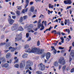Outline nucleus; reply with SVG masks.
<instances>
[{"instance_id": "1", "label": "nucleus", "mask_w": 74, "mask_h": 74, "mask_svg": "<svg viewBox=\"0 0 74 74\" xmlns=\"http://www.w3.org/2000/svg\"><path fill=\"white\" fill-rule=\"evenodd\" d=\"M44 50L43 49H40L39 48H37L36 47H34V48H32L31 52H33V53H36L37 54H38L39 55H41L42 54Z\"/></svg>"}, {"instance_id": "2", "label": "nucleus", "mask_w": 74, "mask_h": 74, "mask_svg": "<svg viewBox=\"0 0 74 74\" xmlns=\"http://www.w3.org/2000/svg\"><path fill=\"white\" fill-rule=\"evenodd\" d=\"M26 67L25 69H28L30 66H32L33 64V62L31 60L27 61L26 62Z\"/></svg>"}, {"instance_id": "3", "label": "nucleus", "mask_w": 74, "mask_h": 74, "mask_svg": "<svg viewBox=\"0 0 74 74\" xmlns=\"http://www.w3.org/2000/svg\"><path fill=\"white\" fill-rule=\"evenodd\" d=\"M22 35L21 33L19 34H17L16 35V38H15V41H20V40H22Z\"/></svg>"}, {"instance_id": "4", "label": "nucleus", "mask_w": 74, "mask_h": 74, "mask_svg": "<svg viewBox=\"0 0 74 74\" xmlns=\"http://www.w3.org/2000/svg\"><path fill=\"white\" fill-rule=\"evenodd\" d=\"M64 59L63 57H61L58 60V62L60 64L64 65L66 63V61L64 60Z\"/></svg>"}, {"instance_id": "5", "label": "nucleus", "mask_w": 74, "mask_h": 74, "mask_svg": "<svg viewBox=\"0 0 74 74\" xmlns=\"http://www.w3.org/2000/svg\"><path fill=\"white\" fill-rule=\"evenodd\" d=\"M19 27V25L18 24H14L13 26L12 27L11 30L12 31H14V30H15L16 32H17V29L18 27Z\"/></svg>"}, {"instance_id": "6", "label": "nucleus", "mask_w": 74, "mask_h": 74, "mask_svg": "<svg viewBox=\"0 0 74 74\" xmlns=\"http://www.w3.org/2000/svg\"><path fill=\"white\" fill-rule=\"evenodd\" d=\"M64 3L65 4H71V0H65L64 1Z\"/></svg>"}, {"instance_id": "7", "label": "nucleus", "mask_w": 74, "mask_h": 74, "mask_svg": "<svg viewBox=\"0 0 74 74\" xmlns=\"http://www.w3.org/2000/svg\"><path fill=\"white\" fill-rule=\"evenodd\" d=\"M41 27V28L40 29V30H43V29H44V26L43 24H40L38 25V29H40Z\"/></svg>"}, {"instance_id": "8", "label": "nucleus", "mask_w": 74, "mask_h": 74, "mask_svg": "<svg viewBox=\"0 0 74 74\" xmlns=\"http://www.w3.org/2000/svg\"><path fill=\"white\" fill-rule=\"evenodd\" d=\"M8 22L10 25H12L13 23L14 22V20H13V19L9 18L8 19Z\"/></svg>"}, {"instance_id": "9", "label": "nucleus", "mask_w": 74, "mask_h": 74, "mask_svg": "<svg viewBox=\"0 0 74 74\" xmlns=\"http://www.w3.org/2000/svg\"><path fill=\"white\" fill-rule=\"evenodd\" d=\"M20 68H22L24 66H25V61L23 60L21 62V63L20 64Z\"/></svg>"}, {"instance_id": "10", "label": "nucleus", "mask_w": 74, "mask_h": 74, "mask_svg": "<svg viewBox=\"0 0 74 74\" xmlns=\"http://www.w3.org/2000/svg\"><path fill=\"white\" fill-rule=\"evenodd\" d=\"M67 23L68 24V26L70 25V20L68 19L67 21V19H65L64 21V24L65 25H67Z\"/></svg>"}, {"instance_id": "11", "label": "nucleus", "mask_w": 74, "mask_h": 74, "mask_svg": "<svg viewBox=\"0 0 74 74\" xmlns=\"http://www.w3.org/2000/svg\"><path fill=\"white\" fill-rule=\"evenodd\" d=\"M40 68L41 70H44L45 69V65H43L42 64H40Z\"/></svg>"}, {"instance_id": "12", "label": "nucleus", "mask_w": 74, "mask_h": 74, "mask_svg": "<svg viewBox=\"0 0 74 74\" xmlns=\"http://www.w3.org/2000/svg\"><path fill=\"white\" fill-rule=\"evenodd\" d=\"M2 67H5V68H7L8 66V63H5V64H1Z\"/></svg>"}, {"instance_id": "13", "label": "nucleus", "mask_w": 74, "mask_h": 74, "mask_svg": "<svg viewBox=\"0 0 74 74\" xmlns=\"http://www.w3.org/2000/svg\"><path fill=\"white\" fill-rule=\"evenodd\" d=\"M50 56H51V53L49 52L48 53L46 56V59L47 60H48V59L50 58Z\"/></svg>"}, {"instance_id": "14", "label": "nucleus", "mask_w": 74, "mask_h": 74, "mask_svg": "<svg viewBox=\"0 0 74 74\" xmlns=\"http://www.w3.org/2000/svg\"><path fill=\"white\" fill-rule=\"evenodd\" d=\"M34 6H32L31 7L30 9L29 10V11L32 12H34Z\"/></svg>"}, {"instance_id": "15", "label": "nucleus", "mask_w": 74, "mask_h": 74, "mask_svg": "<svg viewBox=\"0 0 74 74\" xmlns=\"http://www.w3.org/2000/svg\"><path fill=\"white\" fill-rule=\"evenodd\" d=\"M51 48L52 49H51V51H53V52L55 54L56 53V52H57V51L56 50H55V48L54 47L52 46L51 47Z\"/></svg>"}, {"instance_id": "16", "label": "nucleus", "mask_w": 74, "mask_h": 74, "mask_svg": "<svg viewBox=\"0 0 74 74\" xmlns=\"http://www.w3.org/2000/svg\"><path fill=\"white\" fill-rule=\"evenodd\" d=\"M71 55L73 57V58H74V50H71Z\"/></svg>"}, {"instance_id": "17", "label": "nucleus", "mask_w": 74, "mask_h": 74, "mask_svg": "<svg viewBox=\"0 0 74 74\" xmlns=\"http://www.w3.org/2000/svg\"><path fill=\"white\" fill-rule=\"evenodd\" d=\"M59 63L57 61H56L54 63V65L56 67H58L59 66Z\"/></svg>"}, {"instance_id": "18", "label": "nucleus", "mask_w": 74, "mask_h": 74, "mask_svg": "<svg viewBox=\"0 0 74 74\" xmlns=\"http://www.w3.org/2000/svg\"><path fill=\"white\" fill-rule=\"evenodd\" d=\"M19 30L23 31V28L22 27H18L17 28V32L18 31H19Z\"/></svg>"}, {"instance_id": "19", "label": "nucleus", "mask_w": 74, "mask_h": 74, "mask_svg": "<svg viewBox=\"0 0 74 74\" xmlns=\"http://www.w3.org/2000/svg\"><path fill=\"white\" fill-rule=\"evenodd\" d=\"M14 59L16 60L14 62V63H18V62L19 59L17 58V57H15Z\"/></svg>"}, {"instance_id": "20", "label": "nucleus", "mask_w": 74, "mask_h": 74, "mask_svg": "<svg viewBox=\"0 0 74 74\" xmlns=\"http://www.w3.org/2000/svg\"><path fill=\"white\" fill-rule=\"evenodd\" d=\"M53 7H54V5H52L51 4H49V8H52L53 9Z\"/></svg>"}, {"instance_id": "21", "label": "nucleus", "mask_w": 74, "mask_h": 74, "mask_svg": "<svg viewBox=\"0 0 74 74\" xmlns=\"http://www.w3.org/2000/svg\"><path fill=\"white\" fill-rule=\"evenodd\" d=\"M30 51V49H28V50H25V52H30V53H33V52H31L32 50L31 51Z\"/></svg>"}, {"instance_id": "22", "label": "nucleus", "mask_w": 74, "mask_h": 74, "mask_svg": "<svg viewBox=\"0 0 74 74\" xmlns=\"http://www.w3.org/2000/svg\"><path fill=\"white\" fill-rule=\"evenodd\" d=\"M27 56V54L25 53L22 56V58H26Z\"/></svg>"}, {"instance_id": "23", "label": "nucleus", "mask_w": 74, "mask_h": 74, "mask_svg": "<svg viewBox=\"0 0 74 74\" xmlns=\"http://www.w3.org/2000/svg\"><path fill=\"white\" fill-rule=\"evenodd\" d=\"M27 10H28V8H27L25 10L23 9L22 11V13L25 14V12H26L27 11Z\"/></svg>"}, {"instance_id": "24", "label": "nucleus", "mask_w": 74, "mask_h": 74, "mask_svg": "<svg viewBox=\"0 0 74 74\" xmlns=\"http://www.w3.org/2000/svg\"><path fill=\"white\" fill-rule=\"evenodd\" d=\"M64 31H66V32L68 33V34H69L70 33V29H65L64 30Z\"/></svg>"}, {"instance_id": "25", "label": "nucleus", "mask_w": 74, "mask_h": 74, "mask_svg": "<svg viewBox=\"0 0 74 74\" xmlns=\"http://www.w3.org/2000/svg\"><path fill=\"white\" fill-rule=\"evenodd\" d=\"M16 48H15L14 47H13L12 49L11 50V52H14V51H15V50H16Z\"/></svg>"}, {"instance_id": "26", "label": "nucleus", "mask_w": 74, "mask_h": 74, "mask_svg": "<svg viewBox=\"0 0 74 74\" xmlns=\"http://www.w3.org/2000/svg\"><path fill=\"white\" fill-rule=\"evenodd\" d=\"M66 68V65H64L63 67H62V70L63 71H64V70H65Z\"/></svg>"}, {"instance_id": "27", "label": "nucleus", "mask_w": 74, "mask_h": 74, "mask_svg": "<svg viewBox=\"0 0 74 74\" xmlns=\"http://www.w3.org/2000/svg\"><path fill=\"white\" fill-rule=\"evenodd\" d=\"M10 53H8L7 54L6 57V58H8L9 57H10Z\"/></svg>"}, {"instance_id": "28", "label": "nucleus", "mask_w": 74, "mask_h": 74, "mask_svg": "<svg viewBox=\"0 0 74 74\" xmlns=\"http://www.w3.org/2000/svg\"><path fill=\"white\" fill-rule=\"evenodd\" d=\"M17 8L18 10H21V6H17Z\"/></svg>"}, {"instance_id": "29", "label": "nucleus", "mask_w": 74, "mask_h": 74, "mask_svg": "<svg viewBox=\"0 0 74 74\" xmlns=\"http://www.w3.org/2000/svg\"><path fill=\"white\" fill-rule=\"evenodd\" d=\"M29 73V74H32V72L31 71H30V70H27L26 71V73Z\"/></svg>"}, {"instance_id": "30", "label": "nucleus", "mask_w": 74, "mask_h": 74, "mask_svg": "<svg viewBox=\"0 0 74 74\" xmlns=\"http://www.w3.org/2000/svg\"><path fill=\"white\" fill-rule=\"evenodd\" d=\"M61 40H62L61 42H62V43H63V42H64V39L63 38V37H61Z\"/></svg>"}, {"instance_id": "31", "label": "nucleus", "mask_w": 74, "mask_h": 74, "mask_svg": "<svg viewBox=\"0 0 74 74\" xmlns=\"http://www.w3.org/2000/svg\"><path fill=\"white\" fill-rule=\"evenodd\" d=\"M23 18L22 17H21L20 18L19 20V21L20 22H22V21H23Z\"/></svg>"}, {"instance_id": "32", "label": "nucleus", "mask_w": 74, "mask_h": 74, "mask_svg": "<svg viewBox=\"0 0 74 74\" xmlns=\"http://www.w3.org/2000/svg\"><path fill=\"white\" fill-rule=\"evenodd\" d=\"M37 46H39L40 45V41L38 40L37 42Z\"/></svg>"}, {"instance_id": "33", "label": "nucleus", "mask_w": 74, "mask_h": 74, "mask_svg": "<svg viewBox=\"0 0 74 74\" xmlns=\"http://www.w3.org/2000/svg\"><path fill=\"white\" fill-rule=\"evenodd\" d=\"M16 13L18 15H20V12L19 11H16Z\"/></svg>"}, {"instance_id": "34", "label": "nucleus", "mask_w": 74, "mask_h": 74, "mask_svg": "<svg viewBox=\"0 0 74 74\" xmlns=\"http://www.w3.org/2000/svg\"><path fill=\"white\" fill-rule=\"evenodd\" d=\"M10 45H11V44L10 43H8V44H7L6 45V46L7 47H10Z\"/></svg>"}, {"instance_id": "35", "label": "nucleus", "mask_w": 74, "mask_h": 74, "mask_svg": "<svg viewBox=\"0 0 74 74\" xmlns=\"http://www.w3.org/2000/svg\"><path fill=\"white\" fill-rule=\"evenodd\" d=\"M38 74H42V72L40 71H38L36 72Z\"/></svg>"}, {"instance_id": "36", "label": "nucleus", "mask_w": 74, "mask_h": 74, "mask_svg": "<svg viewBox=\"0 0 74 74\" xmlns=\"http://www.w3.org/2000/svg\"><path fill=\"white\" fill-rule=\"evenodd\" d=\"M5 44V43H1L0 44V46H3V45H4Z\"/></svg>"}, {"instance_id": "37", "label": "nucleus", "mask_w": 74, "mask_h": 74, "mask_svg": "<svg viewBox=\"0 0 74 74\" xmlns=\"http://www.w3.org/2000/svg\"><path fill=\"white\" fill-rule=\"evenodd\" d=\"M61 32H60L58 31L57 32V34H58L59 36H60V33Z\"/></svg>"}, {"instance_id": "38", "label": "nucleus", "mask_w": 74, "mask_h": 74, "mask_svg": "<svg viewBox=\"0 0 74 74\" xmlns=\"http://www.w3.org/2000/svg\"><path fill=\"white\" fill-rule=\"evenodd\" d=\"M41 23V20L39 19L38 23V25H40V24H41V23Z\"/></svg>"}, {"instance_id": "39", "label": "nucleus", "mask_w": 74, "mask_h": 74, "mask_svg": "<svg viewBox=\"0 0 74 74\" xmlns=\"http://www.w3.org/2000/svg\"><path fill=\"white\" fill-rule=\"evenodd\" d=\"M29 36V33H27L26 34V37L27 38H28Z\"/></svg>"}, {"instance_id": "40", "label": "nucleus", "mask_w": 74, "mask_h": 74, "mask_svg": "<svg viewBox=\"0 0 74 74\" xmlns=\"http://www.w3.org/2000/svg\"><path fill=\"white\" fill-rule=\"evenodd\" d=\"M15 67H16V68H19V65L16 64L15 65H14Z\"/></svg>"}, {"instance_id": "41", "label": "nucleus", "mask_w": 74, "mask_h": 74, "mask_svg": "<svg viewBox=\"0 0 74 74\" xmlns=\"http://www.w3.org/2000/svg\"><path fill=\"white\" fill-rule=\"evenodd\" d=\"M24 19H26L27 18V16H23Z\"/></svg>"}, {"instance_id": "42", "label": "nucleus", "mask_w": 74, "mask_h": 74, "mask_svg": "<svg viewBox=\"0 0 74 74\" xmlns=\"http://www.w3.org/2000/svg\"><path fill=\"white\" fill-rule=\"evenodd\" d=\"M72 58L71 57H70L69 59V62L70 63H71V60H72Z\"/></svg>"}, {"instance_id": "43", "label": "nucleus", "mask_w": 74, "mask_h": 74, "mask_svg": "<svg viewBox=\"0 0 74 74\" xmlns=\"http://www.w3.org/2000/svg\"><path fill=\"white\" fill-rule=\"evenodd\" d=\"M39 18H44V16L42 14L40 15Z\"/></svg>"}, {"instance_id": "44", "label": "nucleus", "mask_w": 74, "mask_h": 74, "mask_svg": "<svg viewBox=\"0 0 74 74\" xmlns=\"http://www.w3.org/2000/svg\"><path fill=\"white\" fill-rule=\"evenodd\" d=\"M7 62L8 63H11L12 61L11 60H10L9 61H7Z\"/></svg>"}, {"instance_id": "45", "label": "nucleus", "mask_w": 74, "mask_h": 74, "mask_svg": "<svg viewBox=\"0 0 74 74\" xmlns=\"http://www.w3.org/2000/svg\"><path fill=\"white\" fill-rule=\"evenodd\" d=\"M29 47V46L28 45H27L25 46V48H28Z\"/></svg>"}, {"instance_id": "46", "label": "nucleus", "mask_w": 74, "mask_h": 74, "mask_svg": "<svg viewBox=\"0 0 74 74\" xmlns=\"http://www.w3.org/2000/svg\"><path fill=\"white\" fill-rule=\"evenodd\" d=\"M74 71V68L72 69L71 71V73H73Z\"/></svg>"}, {"instance_id": "47", "label": "nucleus", "mask_w": 74, "mask_h": 74, "mask_svg": "<svg viewBox=\"0 0 74 74\" xmlns=\"http://www.w3.org/2000/svg\"><path fill=\"white\" fill-rule=\"evenodd\" d=\"M71 48H72V47L70 46L69 47V52H70V51H71Z\"/></svg>"}, {"instance_id": "48", "label": "nucleus", "mask_w": 74, "mask_h": 74, "mask_svg": "<svg viewBox=\"0 0 74 74\" xmlns=\"http://www.w3.org/2000/svg\"><path fill=\"white\" fill-rule=\"evenodd\" d=\"M10 13L11 14V15H15V13L13 12H10Z\"/></svg>"}, {"instance_id": "49", "label": "nucleus", "mask_w": 74, "mask_h": 74, "mask_svg": "<svg viewBox=\"0 0 74 74\" xmlns=\"http://www.w3.org/2000/svg\"><path fill=\"white\" fill-rule=\"evenodd\" d=\"M37 12V9H36L35 11L34 10V12L33 13H34V14H36V12Z\"/></svg>"}, {"instance_id": "50", "label": "nucleus", "mask_w": 74, "mask_h": 74, "mask_svg": "<svg viewBox=\"0 0 74 74\" xmlns=\"http://www.w3.org/2000/svg\"><path fill=\"white\" fill-rule=\"evenodd\" d=\"M12 17L13 19H14L16 18V16H12Z\"/></svg>"}, {"instance_id": "51", "label": "nucleus", "mask_w": 74, "mask_h": 74, "mask_svg": "<svg viewBox=\"0 0 74 74\" xmlns=\"http://www.w3.org/2000/svg\"><path fill=\"white\" fill-rule=\"evenodd\" d=\"M59 49H64V47H59Z\"/></svg>"}, {"instance_id": "52", "label": "nucleus", "mask_w": 74, "mask_h": 74, "mask_svg": "<svg viewBox=\"0 0 74 74\" xmlns=\"http://www.w3.org/2000/svg\"><path fill=\"white\" fill-rule=\"evenodd\" d=\"M44 23L45 24V26H47V21H45L44 22Z\"/></svg>"}, {"instance_id": "53", "label": "nucleus", "mask_w": 74, "mask_h": 74, "mask_svg": "<svg viewBox=\"0 0 74 74\" xmlns=\"http://www.w3.org/2000/svg\"><path fill=\"white\" fill-rule=\"evenodd\" d=\"M71 7V6H68L66 8V9L67 10H69V8H70Z\"/></svg>"}, {"instance_id": "54", "label": "nucleus", "mask_w": 74, "mask_h": 74, "mask_svg": "<svg viewBox=\"0 0 74 74\" xmlns=\"http://www.w3.org/2000/svg\"><path fill=\"white\" fill-rule=\"evenodd\" d=\"M62 65H60L59 66V68L58 69L59 70H60V69H61V67H62Z\"/></svg>"}, {"instance_id": "55", "label": "nucleus", "mask_w": 74, "mask_h": 74, "mask_svg": "<svg viewBox=\"0 0 74 74\" xmlns=\"http://www.w3.org/2000/svg\"><path fill=\"white\" fill-rule=\"evenodd\" d=\"M26 4H29V0H26Z\"/></svg>"}, {"instance_id": "56", "label": "nucleus", "mask_w": 74, "mask_h": 74, "mask_svg": "<svg viewBox=\"0 0 74 74\" xmlns=\"http://www.w3.org/2000/svg\"><path fill=\"white\" fill-rule=\"evenodd\" d=\"M29 32H32V33H34V31H33V30H31L29 31Z\"/></svg>"}, {"instance_id": "57", "label": "nucleus", "mask_w": 74, "mask_h": 74, "mask_svg": "<svg viewBox=\"0 0 74 74\" xmlns=\"http://www.w3.org/2000/svg\"><path fill=\"white\" fill-rule=\"evenodd\" d=\"M31 40V37H29V38L28 39L27 41H30Z\"/></svg>"}, {"instance_id": "58", "label": "nucleus", "mask_w": 74, "mask_h": 74, "mask_svg": "<svg viewBox=\"0 0 74 74\" xmlns=\"http://www.w3.org/2000/svg\"><path fill=\"white\" fill-rule=\"evenodd\" d=\"M33 25L32 24H30L29 26V27H33Z\"/></svg>"}, {"instance_id": "59", "label": "nucleus", "mask_w": 74, "mask_h": 74, "mask_svg": "<svg viewBox=\"0 0 74 74\" xmlns=\"http://www.w3.org/2000/svg\"><path fill=\"white\" fill-rule=\"evenodd\" d=\"M10 51V50H5V53H7V52H8V51Z\"/></svg>"}, {"instance_id": "60", "label": "nucleus", "mask_w": 74, "mask_h": 74, "mask_svg": "<svg viewBox=\"0 0 74 74\" xmlns=\"http://www.w3.org/2000/svg\"><path fill=\"white\" fill-rule=\"evenodd\" d=\"M61 34H62V36H64V35H66V34L63 32H62Z\"/></svg>"}, {"instance_id": "61", "label": "nucleus", "mask_w": 74, "mask_h": 74, "mask_svg": "<svg viewBox=\"0 0 74 74\" xmlns=\"http://www.w3.org/2000/svg\"><path fill=\"white\" fill-rule=\"evenodd\" d=\"M45 54H43L42 55V57L43 58L45 57Z\"/></svg>"}, {"instance_id": "62", "label": "nucleus", "mask_w": 74, "mask_h": 74, "mask_svg": "<svg viewBox=\"0 0 74 74\" xmlns=\"http://www.w3.org/2000/svg\"><path fill=\"white\" fill-rule=\"evenodd\" d=\"M48 14H49H49H50V13L51 12V11H50V10H48Z\"/></svg>"}, {"instance_id": "63", "label": "nucleus", "mask_w": 74, "mask_h": 74, "mask_svg": "<svg viewBox=\"0 0 74 74\" xmlns=\"http://www.w3.org/2000/svg\"><path fill=\"white\" fill-rule=\"evenodd\" d=\"M67 39H66V40L68 41V42H69V41L70 40V39L69 38H67Z\"/></svg>"}, {"instance_id": "64", "label": "nucleus", "mask_w": 74, "mask_h": 74, "mask_svg": "<svg viewBox=\"0 0 74 74\" xmlns=\"http://www.w3.org/2000/svg\"><path fill=\"white\" fill-rule=\"evenodd\" d=\"M54 32H55V33H56V30H54L52 32V33H54Z\"/></svg>"}]
</instances>
